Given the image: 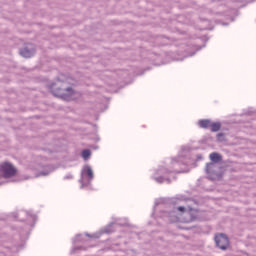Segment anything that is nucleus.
<instances>
[{"label": "nucleus", "mask_w": 256, "mask_h": 256, "mask_svg": "<svg viewBox=\"0 0 256 256\" xmlns=\"http://www.w3.org/2000/svg\"><path fill=\"white\" fill-rule=\"evenodd\" d=\"M52 93L56 97H60L61 99H64V101H73L74 99H77V96L79 95L77 92L73 91V89H58L55 90L52 88Z\"/></svg>", "instance_id": "1"}, {"label": "nucleus", "mask_w": 256, "mask_h": 256, "mask_svg": "<svg viewBox=\"0 0 256 256\" xmlns=\"http://www.w3.org/2000/svg\"><path fill=\"white\" fill-rule=\"evenodd\" d=\"M0 171L3 173L6 179H8V177H14V175H17V169L15 166L8 162H4L0 165Z\"/></svg>", "instance_id": "2"}, {"label": "nucleus", "mask_w": 256, "mask_h": 256, "mask_svg": "<svg viewBox=\"0 0 256 256\" xmlns=\"http://www.w3.org/2000/svg\"><path fill=\"white\" fill-rule=\"evenodd\" d=\"M215 243L223 251L229 248V238L225 234H217L215 236Z\"/></svg>", "instance_id": "3"}, {"label": "nucleus", "mask_w": 256, "mask_h": 256, "mask_svg": "<svg viewBox=\"0 0 256 256\" xmlns=\"http://www.w3.org/2000/svg\"><path fill=\"white\" fill-rule=\"evenodd\" d=\"M198 126L201 129H210L211 127V120L203 119L198 121Z\"/></svg>", "instance_id": "4"}, {"label": "nucleus", "mask_w": 256, "mask_h": 256, "mask_svg": "<svg viewBox=\"0 0 256 256\" xmlns=\"http://www.w3.org/2000/svg\"><path fill=\"white\" fill-rule=\"evenodd\" d=\"M221 130V124L219 122H211L210 123V131L212 133H217V131Z\"/></svg>", "instance_id": "5"}, {"label": "nucleus", "mask_w": 256, "mask_h": 256, "mask_svg": "<svg viewBox=\"0 0 256 256\" xmlns=\"http://www.w3.org/2000/svg\"><path fill=\"white\" fill-rule=\"evenodd\" d=\"M20 55H22V57H25L26 59H29L30 57H33V51L24 48L23 50H21Z\"/></svg>", "instance_id": "6"}, {"label": "nucleus", "mask_w": 256, "mask_h": 256, "mask_svg": "<svg viewBox=\"0 0 256 256\" xmlns=\"http://www.w3.org/2000/svg\"><path fill=\"white\" fill-rule=\"evenodd\" d=\"M210 159H211V161H214V163H219V161H221V155L213 152L210 154Z\"/></svg>", "instance_id": "7"}, {"label": "nucleus", "mask_w": 256, "mask_h": 256, "mask_svg": "<svg viewBox=\"0 0 256 256\" xmlns=\"http://www.w3.org/2000/svg\"><path fill=\"white\" fill-rule=\"evenodd\" d=\"M84 173L85 175H87L88 179H93V170L91 169V167H86L84 169Z\"/></svg>", "instance_id": "8"}, {"label": "nucleus", "mask_w": 256, "mask_h": 256, "mask_svg": "<svg viewBox=\"0 0 256 256\" xmlns=\"http://www.w3.org/2000/svg\"><path fill=\"white\" fill-rule=\"evenodd\" d=\"M82 157L83 159H89V157H91V151L89 150L82 151Z\"/></svg>", "instance_id": "9"}, {"label": "nucleus", "mask_w": 256, "mask_h": 256, "mask_svg": "<svg viewBox=\"0 0 256 256\" xmlns=\"http://www.w3.org/2000/svg\"><path fill=\"white\" fill-rule=\"evenodd\" d=\"M176 211H177L178 213H185V207L179 206V207L176 209Z\"/></svg>", "instance_id": "10"}, {"label": "nucleus", "mask_w": 256, "mask_h": 256, "mask_svg": "<svg viewBox=\"0 0 256 256\" xmlns=\"http://www.w3.org/2000/svg\"><path fill=\"white\" fill-rule=\"evenodd\" d=\"M217 137H218V139H221V137H223V133L217 134Z\"/></svg>", "instance_id": "11"}]
</instances>
